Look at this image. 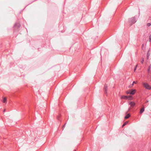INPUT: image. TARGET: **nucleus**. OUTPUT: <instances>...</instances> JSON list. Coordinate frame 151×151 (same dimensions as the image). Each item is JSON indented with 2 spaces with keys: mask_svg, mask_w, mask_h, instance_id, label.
Returning <instances> with one entry per match:
<instances>
[{
  "mask_svg": "<svg viewBox=\"0 0 151 151\" xmlns=\"http://www.w3.org/2000/svg\"><path fill=\"white\" fill-rule=\"evenodd\" d=\"M128 22L130 24V25L131 26L137 22V20L135 17H134L129 18L128 19Z\"/></svg>",
  "mask_w": 151,
  "mask_h": 151,
  "instance_id": "nucleus-1",
  "label": "nucleus"
},
{
  "mask_svg": "<svg viewBox=\"0 0 151 151\" xmlns=\"http://www.w3.org/2000/svg\"><path fill=\"white\" fill-rule=\"evenodd\" d=\"M143 86L146 89L148 90H150L151 89V86L147 83H144L143 84Z\"/></svg>",
  "mask_w": 151,
  "mask_h": 151,
  "instance_id": "nucleus-2",
  "label": "nucleus"
},
{
  "mask_svg": "<svg viewBox=\"0 0 151 151\" xmlns=\"http://www.w3.org/2000/svg\"><path fill=\"white\" fill-rule=\"evenodd\" d=\"M129 104L132 107H134V106L135 105V103L133 101H129Z\"/></svg>",
  "mask_w": 151,
  "mask_h": 151,
  "instance_id": "nucleus-3",
  "label": "nucleus"
},
{
  "mask_svg": "<svg viewBox=\"0 0 151 151\" xmlns=\"http://www.w3.org/2000/svg\"><path fill=\"white\" fill-rule=\"evenodd\" d=\"M104 91L105 93H107V85L106 84H105L104 88Z\"/></svg>",
  "mask_w": 151,
  "mask_h": 151,
  "instance_id": "nucleus-4",
  "label": "nucleus"
},
{
  "mask_svg": "<svg viewBox=\"0 0 151 151\" xmlns=\"http://www.w3.org/2000/svg\"><path fill=\"white\" fill-rule=\"evenodd\" d=\"M130 94L134 95L135 94L136 92V90L135 89H131L130 90Z\"/></svg>",
  "mask_w": 151,
  "mask_h": 151,
  "instance_id": "nucleus-5",
  "label": "nucleus"
},
{
  "mask_svg": "<svg viewBox=\"0 0 151 151\" xmlns=\"http://www.w3.org/2000/svg\"><path fill=\"white\" fill-rule=\"evenodd\" d=\"M20 26H21V25L19 23H16L15 24L14 26V27H17L18 28L20 27Z\"/></svg>",
  "mask_w": 151,
  "mask_h": 151,
  "instance_id": "nucleus-6",
  "label": "nucleus"
},
{
  "mask_svg": "<svg viewBox=\"0 0 151 151\" xmlns=\"http://www.w3.org/2000/svg\"><path fill=\"white\" fill-rule=\"evenodd\" d=\"M144 110H145L144 107H143L140 110V114L142 113L144 111Z\"/></svg>",
  "mask_w": 151,
  "mask_h": 151,
  "instance_id": "nucleus-7",
  "label": "nucleus"
},
{
  "mask_svg": "<svg viewBox=\"0 0 151 151\" xmlns=\"http://www.w3.org/2000/svg\"><path fill=\"white\" fill-rule=\"evenodd\" d=\"M127 99H128L129 100H132L133 99V97L132 96H128Z\"/></svg>",
  "mask_w": 151,
  "mask_h": 151,
  "instance_id": "nucleus-8",
  "label": "nucleus"
},
{
  "mask_svg": "<svg viewBox=\"0 0 151 151\" xmlns=\"http://www.w3.org/2000/svg\"><path fill=\"white\" fill-rule=\"evenodd\" d=\"M127 97H128V96H122L121 99H127Z\"/></svg>",
  "mask_w": 151,
  "mask_h": 151,
  "instance_id": "nucleus-9",
  "label": "nucleus"
},
{
  "mask_svg": "<svg viewBox=\"0 0 151 151\" xmlns=\"http://www.w3.org/2000/svg\"><path fill=\"white\" fill-rule=\"evenodd\" d=\"M130 116V114H128L127 115L125 116L124 118L125 119H127Z\"/></svg>",
  "mask_w": 151,
  "mask_h": 151,
  "instance_id": "nucleus-10",
  "label": "nucleus"
},
{
  "mask_svg": "<svg viewBox=\"0 0 151 151\" xmlns=\"http://www.w3.org/2000/svg\"><path fill=\"white\" fill-rule=\"evenodd\" d=\"M128 123V122L127 121L125 122L123 124L122 126V127H124V126H125L126 125L127 123Z\"/></svg>",
  "mask_w": 151,
  "mask_h": 151,
  "instance_id": "nucleus-11",
  "label": "nucleus"
},
{
  "mask_svg": "<svg viewBox=\"0 0 151 151\" xmlns=\"http://www.w3.org/2000/svg\"><path fill=\"white\" fill-rule=\"evenodd\" d=\"M6 101V97H4L3 99V102L5 103Z\"/></svg>",
  "mask_w": 151,
  "mask_h": 151,
  "instance_id": "nucleus-12",
  "label": "nucleus"
},
{
  "mask_svg": "<svg viewBox=\"0 0 151 151\" xmlns=\"http://www.w3.org/2000/svg\"><path fill=\"white\" fill-rule=\"evenodd\" d=\"M149 41L151 42V35H150L149 37Z\"/></svg>",
  "mask_w": 151,
  "mask_h": 151,
  "instance_id": "nucleus-13",
  "label": "nucleus"
},
{
  "mask_svg": "<svg viewBox=\"0 0 151 151\" xmlns=\"http://www.w3.org/2000/svg\"><path fill=\"white\" fill-rule=\"evenodd\" d=\"M130 90H129V91H127L126 92V93L127 94H130Z\"/></svg>",
  "mask_w": 151,
  "mask_h": 151,
  "instance_id": "nucleus-14",
  "label": "nucleus"
},
{
  "mask_svg": "<svg viewBox=\"0 0 151 151\" xmlns=\"http://www.w3.org/2000/svg\"><path fill=\"white\" fill-rule=\"evenodd\" d=\"M150 56V54L149 53V52H148L147 54V58L148 59L149 58V56Z\"/></svg>",
  "mask_w": 151,
  "mask_h": 151,
  "instance_id": "nucleus-15",
  "label": "nucleus"
},
{
  "mask_svg": "<svg viewBox=\"0 0 151 151\" xmlns=\"http://www.w3.org/2000/svg\"><path fill=\"white\" fill-rule=\"evenodd\" d=\"M151 25V23H147V26L148 27H149Z\"/></svg>",
  "mask_w": 151,
  "mask_h": 151,
  "instance_id": "nucleus-16",
  "label": "nucleus"
},
{
  "mask_svg": "<svg viewBox=\"0 0 151 151\" xmlns=\"http://www.w3.org/2000/svg\"><path fill=\"white\" fill-rule=\"evenodd\" d=\"M137 67V65H136L134 69V71H135L136 70Z\"/></svg>",
  "mask_w": 151,
  "mask_h": 151,
  "instance_id": "nucleus-17",
  "label": "nucleus"
},
{
  "mask_svg": "<svg viewBox=\"0 0 151 151\" xmlns=\"http://www.w3.org/2000/svg\"><path fill=\"white\" fill-rule=\"evenodd\" d=\"M150 66H149V68L148 69V70H147V72H149L150 71Z\"/></svg>",
  "mask_w": 151,
  "mask_h": 151,
  "instance_id": "nucleus-18",
  "label": "nucleus"
},
{
  "mask_svg": "<svg viewBox=\"0 0 151 151\" xmlns=\"http://www.w3.org/2000/svg\"><path fill=\"white\" fill-rule=\"evenodd\" d=\"M144 62V59H142V61H141V63L142 64H143Z\"/></svg>",
  "mask_w": 151,
  "mask_h": 151,
  "instance_id": "nucleus-19",
  "label": "nucleus"
},
{
  "mask_svg": "<svg viewBox=\"0 0 151 151\" xmlns=\"http://www.w3.org/2000/svg\"><path fill=\"white\" fill-rule=\"evenodd\" d=\"M66 123H65L64 125H63V127H62V128L63 129H64V128L65 127V126L66 125Z\"/></svg>",
  "mask_w": 151,
  "mask_h": 151,
  "instance_id": "nucleus-20",
  "label": "nucleus"
},
{
  "mask_svg": "<svg viewBox=\"0 0 151 151\" xmlns=\"http://www.w3.org/2000/svg\"><path fill=\"white\" fill-rule=\"evenodd\" d=\"M136 83H137L135 81H134L133 82V83L132 84V85H133L134 84V83L136 84Z\"/></svg>",
  "mask_w": 151,
  "mask_h": 151,
  "instance_id": "nucleus-21",
  "label": "nucleus"
},
{
  "mask_svg": "<svg viewBox=\"0 0 151 151\" xmlns=\"http://www.w3.org/2000/svg\"><path fill=\"white\" fill-rule=\"evenodd\" d=\"M59 117H60V116H57V119L58 120H59Z\"/></svg>",
  "mask_w": 151,
  "mask_h": 151,
  "instance_id": "nucleus-22",
  "label": "nucleus"
},
{
  "mask_svg": "<svg viewBox=\"0 0 151 151\" xmlns=\"http://www.w3.org/2000/svg\"><path fill=\"white\" fill-rule=\"evenodd\" d=\"M131 109V108H129L128 109V111L130 109Z\"/></svg>",
  "mask_w": 151,
  "mask_h": 151,
  "instance_id": "nucleus-23",
  "label": "nucleus"
},
{
  "mask_svg": "<svg viewBox=\"0 0 151 151\" xmlns=\"http://www.w3.org/2000/svg\"><path fill=\"white\" fill-rule=\"evenodd\" d=\"M148 102V100H147L146 101V103H147V102Z\"/></svg>",
  "mask_w": 151,
  "mask_h": 151,
  "instance_id": "nucleus-24",
  "label": "nucleus"
},
{
  "mask_svg": "<svg viewBox=\"0 0 151 151\" xmlns=\"http://www.w3.org/2000/svg\"><path fill=\"white\" fill-rule=\"evenodd\" d=\"M5 109H4V112H5Z\"/></svg>",
  "mask_w": 151,
  "mask_h": 151,
  "instance_id": "nucleus-25",
  "label": "nucleus"
},
{
  "mask_svg": "<svg viewBox=\"0 0 151 151\" xmlns=\"http://www.w3.org/2000/svg\"><path fill=\"white\" fill-rule=\"evenodd\" d=\"M127 112L126 113V114H127Z\"/></svg>",
  "mask_w": 151,
  "mask_h": 151,
  "instance_id": "nucleus-26",
  "label": "nucleus"
},
{
  "mask_svg": "<svg viewBox=\"0 0 151 151\" xmlns=\"http://www.w3.org/2000/svg\"><path fill=\"white\" fill-rule=\"evenodd\" d=\"M73 151H76V150H74Z\"/></svg>",
  "mask_w": 151,
  "mask_h": 151,
  "instance_id": "nucleus-27",
  "label": "nucleus"
}]
</instances>
